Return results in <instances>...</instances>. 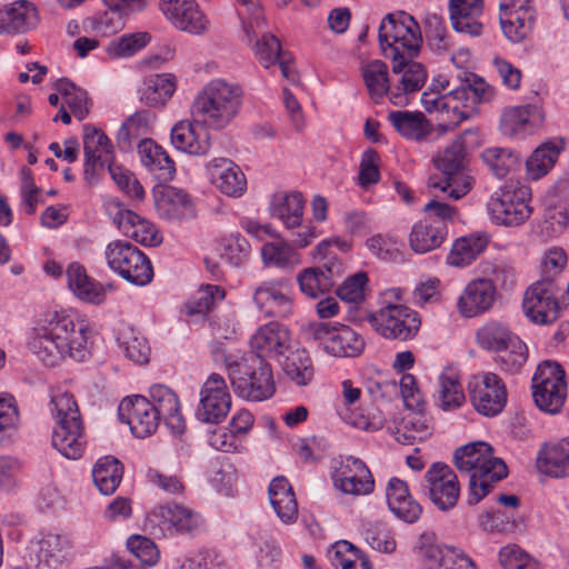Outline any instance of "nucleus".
Segmentation results:
<instances>
[{
  "mask_svg": "<svg viewBox=\"0 0 569 569\" xmlns=\"http://www.w3.org/2000/svg\"><path fill=\"white\" fill-rule=\"evenodd\" d=\"M28 346L49 367L67 358L82 362L90 355L88 326L68 315L50 312L34 328Z\"/></svg>",
  "mask_w": 569,
  "mask_h": 569,
  "instance_id": "f257e3e1",
  "label": "nucleus"
},
{
  "mask_svg": "<svg viewBox=\"0 0 569 569\" xmlns=\"http://www.w3.org/2000/svg\"><path fill=\"white\" fill-rule=\"evenodd\" d=\"M453 463L460 472L469 475L468 503L476 505L490 491L493 482L507 476V466L493 456L492 448L485 441H475L458 448Z\"/></svg>",
  "mask_w": 569,
  "mask_h": 569,
  "instance_id": "f03ea898",
  "label": "nucleus"
},
{
  "mask_svg": "<svg viewBox=\"0 0 569 569\" xmlns=\"http://www.w3.org/2000/svg\"><path fill=\"white\" fill-rule=\"evenodd\" d=\"M242 96L239 84L222 79L211 80L194 98L191 116L207 129L222 130L239 114Z\"/></svg>",
  "mask_w": 569,
  "mask_h": 569,
  "instance_id": "7ed1b4c3",
  "label": "nucleus"
},
{
  "mask_svg": "<svg viewBox=\"0 0 569 569\" xmlns=\"http://www.w3.org/2000/svg\"><path fill=\"white\" fill-rule=\"evenodd\" d=\"M84 177L89 180L98 169L108 163V171L117 186L129 197L141 200L144 190L129 170L110 162L113 152L111 141L104 132L92 124L83 127Z\"/></svg>",
  "mask_w": 569,
  "mask_h": 569,
  "instance_id": "20e7f679",
  "label": "nucleus"
},
{
  "mask_svg": "<svg viewBox=\"0 0 569 569\" xmlns=\"http://www.w3.org/2000/svg\"><path fill=\"white\" fill-rule=\"evenodd\" d=\"M50 412L56 426L52 446L68 459H79L86 447L83 422L72 393L59 391L51 397Z\"/></svg>",
  "mask_w": 569,
  "mask_h": 569,
  "instance_id": "39448f33",
  "label": "nucleus"
},
{
  "mask_svg": "<svg viewBox=\"0 0 569 569\" xmlns=\"http://www.w3.org/2000/svg\"><path fill=\"white\" fill-rule=\"evenodd\" d=\"M457 78L460 83L450 90V100L439 112L441 127L446 130L456 128L463 120L478 112V106L490 102L496 90L481 77L472 72L461 71Z\"/></svg>",
  "mask_w": 569,
  "mask_h": 569,
  "instance_id": "423d86ee",
  "label": "nucleus"
},
{
  "mask_svg": "<svg viewBox=\"0 0 569 569\" xmlns=\"http://www.w3.org/2000/svg\"><path fill=\"white\" fill-rule=\"evenodd\" d=\"M437 170L442 178L432 176L428 179V187L448 193L449 198L458 200L465 197L472 188V178L468 173L467 153L461 138H457L441 153L433 158Z\"/></svg>",
  "mask_w": 569,
  "mask_h": 569,
  "instance_id": "0eeeda50",
  "label": "nucleus"
},
{
  "mask_svg": "<svg viewBox=\"0 0 569 569\" xmlns=\"http://www.w3.org/2000/svg\"><path fill=\"white\" fill-rule=\"evenodd\" d=\"M476 341L485 350L502 352L497 361L505 371L519 372L528 359L526 343L501 321L485 322L476 332Z\"/></svg>",
  "mask_w": 569,
  "mask_h": 569,
  "instance_id": "6e6552de",
  "label": "nucleus"
},
{
  "mask_svg": "<svg viewBox=\"0 0 569 569\" xmlns=\"http://www.w3.org/2000/svg\"><path fill=\"white\" fill-rule=\"evenodd\" d=\"M228 377L233 391L250 401H263L274 393V381L270 365L259 357L242 362L227 360Z\"/></svg>",
  "mask_w": 569,
  "mask_h": 569,
  "instance_id": "1a4fd4ad",
  "label": "nucleus"
},
{
  "mask_svg": "<svg viewBox=\"0 0 569 569\" xmlns=\"http://www.w3.org/2000/svg\"><path fill=\"white\" fill-rule=\"evenodd\" d=\"M379 42L388 58L396 53L416 58L422 46L420 26L405 11L388 13L379 27Z\"/></svg>",
  "mask_w": 569,
  "mask_h": 569,
  "instance_id": "9d476101",
  "label": "nucleus"
},
{
  "mask_svg": "<svg viewBox=\"0 0 569 569\" xmlns=\"http://www.w3.org/2000/svg\"><path fill=\"white\" fill-rule=\"evenodd\" d=\"M104 259L111 271L134 286H146L153 278L148 257L124 240H113L104 249Z\"/></svg>",
  "mask_w": 569,
  "mask_h": 569,
  "instance_id": "9b49d317",
  "label": "nucleus"
},
{
  "mask_svg": "<svg viewBox=\"0 0 569 569\" xmlns=\"http://www.w3.org/2000/svg\"><path fill=\"white\" fill-rule=\"evenodd\" d=\"M366 319L378 335L391 340H410L420 328V319L416 311L386 299L380 308L370 312Z\"/></svg>",
  "mask_w": 569,
  "mask_h": 569,
  "instance_id": "f8f14e48",
  "label": "nucleus"
},
{
  "mask_svg": "<svg viewBox=\"0 0 569 569\" xmlns=\"http://www.w3.org/2000/svg\"><path fill=\"white\" fill-rule=\"evenodd\" d=\"M530 199L531 190L528 186L506 183L490 197L488 210L491 219L502 226L523 223L532 213Z\"/></svg>",
  "mask_w": 569,
  "mask_h": 569,
  "instance_id": "ddd939ff",
  "label": "nucleus"
},
{
  "mask_svg": "<svg viewBox=\"0 0 569 569\" xmlns=\"http://www.w3.org/2000/svg\"><path fill=\"white\" fill-rule=\"evenodd\" d=\"M566 375L555 361H545L537 367L532 377V397L536 406L543 412H560L567 398Z\"/></svg>",
  "mask_w": 569,
  "mask_h": 569,
  "instance_id": "4468645a",
  "label": "nucleus"
},
{
  "mask_svg": "<svg viewBox=\"0 0 569 569\" xmlns=\"http://www.w3.org/2000/svg\"><path fill=\"white\" fill-rule=\"evenodd\" d=\"M563 287L553 280L539 279L527 288L522 309L527 318L536 325H550L560 317V300Z\"/></svg>",
  "mask_w": 569,
  "mask_h": 569,
  "instance_id": "2eb2a0df",
  "label": "nucleus"
},
{
  "mask_svg": "<svg viewBox=\"0 0 569 569\" xmlns=\"http://www.w3.org/2000/svg\"><path fill=\"white\" fill-rule=\"evenodd\" d=\"M470 401L476 411L486 417L499 415L507 403V388L493 372L475 376L468 386Z\"/></svg>",
  "mask_w": 569,
  "mask_h": 569,
  "instance_id": "dca6fc26",
  "label": "nucleus"
},
{
  "mask_svg": "<svg viewBox=\"0 0 569 569\" xmlns=\"http://www.w3.org/2000/svg\"><path fill=\"white\" fill-rule=\"evenodd\" d=\"M104 210L118 229L128 238L143 246H156L160 242L154 226L127 209L118 199L107 200Z\"/></svg>",
  "mask_w": 569,
  "mask_h": 569,
  "instance_id": "f3484780",
  "label": "nucleus"
},
{
  "mask_svg": "<svg viewBox=\"0 0 569 569\" xmlns=\"http://www.w3.org/2000/svg\"><path fill=\"white\" fill-rule=\"evenodd\" d=\"M252 298L256 307L269 317L287 318L292 313V289L287 279L261 282L254 288Z\"/></svg>",
  "mask_w": 569,
  "mask_h": 569,
  "instance_id": "a211bd4d",
  "label": "nucleus"
},
{
  "mask_svg": "<svg viewBox=\"0 0 569 569\" xmlns=\"http://www.w3.org/2000/svg\"><path fill=\"white\" fill-rule=\"evenodd\" d=\"M230 408L231 396L224 378L219 373H211L200 390L198 419L208 423H218L226 418Z\"/></svg>",
  "mask_w": 569,
  "mask_h": 569,
  "instance_id": "6ab92c4d",
  "label": "nucleus"
},
{
  "mask_svg": "<svg viewBox=\"0 0 569 569\" xmlns=\"http://www.w3.org/2000/svg\"><path fill=\"white\" fill-rule=\"evenodd\" d=\"M530 0H500L499 21L506 38L512 42H521L531 32L536 11Z\"/></svg>",
  "mask_w": 569,
  "mask_h": 569,
  "instance_id": "aec40b11",
  "label": "nucleus"
},
{
  "mask_svg": "<svg viewBox=\"0 0 569 569\" xmlns=\"http://www.w3.org/2000/svg\"><path fill=\"white\" fill-rule=\"evenodd\" d=\"M333 487L343 495L361 496L373 491L375 481L363 461L346 457L332 470Z\"/></svg>",
  "mask_w": 569,
  "mask_h": 569,
  "instance_id": "412c9836",
  "label": "nucleus"
},
{
  "mask_svg": "<svg viewBox=\"0 0 569 569\" xmlns=\"http://www.w3.org/2000/svg\"><path fill=\"white\" fill-rule=\"evenodd\" d=\"M418 549L425 569H476L465 553L452 547L439 545L432 532L419 537Z\"/></svg>",
  "mask_w": 569,
  "mask_h": 569,
  "instance_id": "4be33fe9",
  "label": "nucleus"
},
{
  "mask_svg": "<svg viewBox=\"0 0 569 569\" xmlns=\"http://www.w3.org/2000/svg\"><path fill=\"white\" fill-rule=\"evenodd\" d=\"M118 415L137 438L152 435L161 420L149 399L140 395L124 398L119 405Z\"/></svg>",
  "mask_w": 569,
  "mask_h": 569,
  "instance_id": "5701e85b",
  "label": "nucleus"
},
{
  "mask_svg": "<svg viewBox=\"0 0 569 569\" xmlns=\"http://www.w3.org/2000/svg\"><path fill=\"white\" fill-rule=\"evenodd\" d=\"M160 10L177 29L200 36L208 31L210 22L196 0H160Z\"/></svg>",
  "mask_w": 569,
  "mask_h": 569,
  "instance_id": "b1692460",
  "label": "nucleus"
},
{
  "mask_svg": "<svg viewBox=\"0 0 569 569\" xmlns=\"http://www.w3.org/2000/svg\"><path fill=\"white\" fill-rule=\"evenodd\" d=\"M425 478L428 482L430 499L440 510L446 511L456 506L460 486L457 475L448 465L433 463Z\"/></svg>",
  "mask_w": 569,
  "mask_h": 569,
  "instance_id": "393cba45",
  "label": "nucleus"
},
{
  "mask_svg": "<svg viewBox=\"0 0 569 569\" xmlns=\"http://www.w3.org/2000/svg\"><path fill=\"white\" fill-rule=\"evenodd\" d=\"M148 521L163 535L191 533L201 526L199 515L177 503L159 506L149 513Z\"/></svg>",
  "mask_w": 569,
  "mask_h": 569,
  "instance_id": "a878e982",
  "label": "nucleus"
},
{
  "mask_svg": "<svg viewBox=\"0 0 569 569\" xmlns=\"http://www.w3.org/2000/svg\"><path fill=\"white\" fill-rule=\"evenodd\" d=\"M496 297L497 289L492 280L473 279L462 289L457 300V310L463 318L481 316L492 308Z\"/></svg>",
  "mask_w": 569,
  "mask_h": 569,
  "instance_id": "bb28decb",
  "label": "nucleus"
},
{
  "mask_svg": "<svg viewBox=\"0 0 569 569\" xmlns=\"http://www.w3.org/2000/svg\"><path fill=\"white\" fill-rule=\"evenodd\" d=\"M343 268L337 257H331L322 266L302 270L297 281L302 293L310 298H318L329 292L341 278Z\"/></svg>",
  "mask_w": 569,
  "mask_h": 569,
  "instance_id": "cd10ccee",
  "label": "nucleus"
},
{
  "mask_svg": "<svg viewBox=\"0 0 569 569\" xmlns=\"http://www.w3.org/2000/svg\"><path fill=\"white\" fill-rule=\"evenodd\" d=\"M392 60V72L401 73L400 86L395 87L391 91L390 101L395 106H406L407 94L419 91L426 83L427 70L420 62L413 61L405 54L396 53Z\"/></svg>",
  "mask_w": 569,
  "mask_h": 569,
  "instance_id": "c85d7f7f",
  "label": "nucleus"
},
{
  "mask_svg": "<svg viewBox=\"0 0 569 569\" xmlns=\"http://www.w3.org/2000/svg\"><path fill=\"white\" fill-rule=\"evenodd\" d=\"M210 182L223 194L241 197L247 190V179L241 169L227 158H214L207 164Z\"/></svg>",
  "mask_w": 569,
  "mask_h": 569,
  "instance_id": "c756f323",
  "label": "nucleus"
},
{
  "mask_svg": "<svg viewBox=\"0 0 569 569\" xmlns=\"http://www.w3.org/2000/svg\"><path fill=\"white\" fill-rule=\"evenodd\" d=\"M202 123L192 120H181L177 122L170 133L172 146L190 156H206L210 151V137L201 128Z\"/></svg>",
  "mask_w": 569,
  "mask_h": 569,
  "instance_id": "7c9ffc66",
  "label": "nucleus"
},
{
  "mask_svg": "<svg viewBox=\"0 0 569 569\" xmlns=\"http://www.w3.org/2000/svg\"><path fill=\"white\" fill-rule=\"evenodd\" d=\"M290 346V332L279 322H269L258 329L250 340L253 357L276 358L283 355Z\"/></svg>",
  "mask_w": 569,
  "mask_h": 569,
  "instance_id": "2f4dec72",
  "label": "nucleus"
},
{
  "mask_svg": "<svg viewBox=\"0 0 569 569\" xmlns=\"http://www.w3.org/2000/svg\"><path fill=\"white\" fill-rule=\"evenodd\" d=\"M149 395V401L158 417L164 421L173 433H182L186 425L177 395L163 385L152 386Z\"/></svg>",
  "mask_w": 569,
  "mask_h": 569,
  "instance_id": "473e14b6",
  "label": "nucleus"
},
{
  "mask_svg": "<svg viewBox=\"0 0 569 569\" xmlns=\"http://www.w3.org/2000/svg\"><path fill=\"white\" fill-rule=\"evenodd\" d=\"M37 23V9L27 0H18L0 8V34L24 33Z\"/></svg>",
  "mask_w": 569,
  "mask_h": 569,
  "instance_id": "72a5a7b5",
  "label": "nucleus"
},
{
  "mask_svg": "<svg viewBox=\"0 0 569 569\" xmlns=\"http://www.w3.org/2000/svg\"><path fill=\"white\" fill-rule=\"evenodd\" d=\"M36 556L39 562L51 569H58L68 562L74 552L72 539L64 533L49 532L37 542Z\"/></svg>",
  "mask_w": 569,
  "mask_h": 569,
  "instance_id": "f704fd0d",
  "label": "nucleus"
},
{
  "mask_svg": "<svg viewBox=\"0 0 569 569\" xmlns=\"http://www.w3.org/2000/svg\"><path fill=\"white\" fill-rule=\"evenodd\" d=\"M154 206L159 216L166 220H181L193 216V203L181 189L166 186L154 193Z\"/></svg>",
  "mask_w": 569,
  "mask_h": 569,
  "instance_id": "c9c22d12",
  "label": "nucleus"
},
{
  "mask_svg": "<svg viewBox=\"0 0 569 569\" xmlns=\"http://www.w3.org/2000/svg\"><path fill=\"white\" fill-rule=\"evenodd\" d=\"M537 468L552 478L569 477V436L543 445L537 455Z\"/></svg>",
  "mask_w": 569,
  "mask_h": 569,
  "instance_id": "e433bc0d",
  "label": "nucleus"
},
{
  "mask_svg": "<svg viewBox=\"0 0 569 569\" xmlns=\"http://www.w3.org/2000/svg\"><path fill=\"white\" fill-rule=\"evenodd\" d=\"M138 153L143 167L159 181L173 179L176 163L161 146L151 139L144 138L138 143Z\"/></svg>",
  "mask_w": 569,
  "mask_h": 569,
  "instance_id": "4c0bfd02",
  "label": "nucleus"
},
{
  "mask_svg": "<svg viewBox=\"0 0 569 569\" xmlns=\"http://www.w3.org/2000/svg\"><path fill=\"white\" fill-rule=\"evenodd\" d=\"M268 496L270 505L280 521L284 525H292L298 519V502L289 481L282 477H276L269 485Z\"/></svg>",
  "mask_w": 569,
  "mask_h": 569,
  "instance_id": "58836bf2",
  "label": "nucleus"
},
{
  "mask_svg": "<svg viewBox=\"0 0 569 569\" xmlns=\"http://www.w3.org/2000/svg\"><path fill=\"white\" fill-rule=\"evenodd\" d=\"M447 227L431 219L416 222L409 233V244L413 252L425 254L441 247L447 238Z\"/></svg>",
  "mask_w": 569,
  "mask_h": 569,
  "instance_id": "ea45409f",
  "label": "nucleus"
},
{
  "mask_svg": "<svg viewBox=\"0 0 569 569\" xmlns=\"http://www.w3.org/2000/svg\"><path fill=\"white\" fill-rule=\"evenodd\" d=\"M363 338L346 325L335 326L331 336L326 341V352L340 358H353L365 350Z\"/></svg>",
  "mask_w": 569,
  "mask_h": 569,
  "instance_id": "a19ab883",
  "label": "nucleus"
},
{
  "mask_svg": "<svg viewBox=\"0 0 569 569\" xmlns=\"http://www.w3.org/2000/svg\"><path fill=\"white\" fill-rule=\"evenodd\" d=\"M305 200L300 192L276 194L271 202V216L279 219L287 229L299 228L303 220Z\"/></svg>",
  "mask_w": 569,
  "mask_h": 569,
  "instance_id": "79ce46f5",
  "label": "nucleus"
},
{
  "mask_svg": "<svg viewBox=\"0 0 569 569\" xmlns=\"http://www.w3.org/2000/svg\"><path fill=\"white\" fill-rule=\"evenodd\" d=\"M70 290L80 299L99 305L104 300L103 286L88 277L86 269L79 263H71L67 269Z\"/></svg>",
  "mask_w": 569,
  "mask_h": 569,
  "instance_id": "37998d69",
  "label": "nucleus"
},
{
  "mask_svg": "<svg viewBox=\"0 0 569 569\" xmlns=\"http://www.w3.org/2000/svg\"><path fill=\"white\" fill-rule=\"evenodd\" d=\"M174 91V77L168 73L151 74L139 88V99L148 107H162Z\"/></svg>",
  "mask_w": 569,
  "mask_h": 569,
  "instance_id": "c03bdc74",
  "label": "nucleus"
},
{
  "mask_svg": "<svg viewBox=\"0 0 569 569\" xmlns=\"http://www.w3.org/2000/svg\"><path fill=\"white\" fill-rule=\"evenodd\" d=\"M388 120L403 138L410 140L422 141L431 133V124L421 112L392 111Z\"/></svg>",
  "mask_w": 569,
  "mask_h": 569,
  "instance_id": "a18cd8bd",
  "label": "nucleus"
},
{
  "mask_svg": "<svg viewBox=\"0 0 569 569\" xmlns=\"http://www.w3.org/2000/svg\"><path fill=\"white\" fill-rule=\"evenodd\" d=\"M361 76L370 98L379 103L386 94L391 96L395 88L390 87L388 66L381 60H372L361 66Z\"/></svg>",
  "mask_w": 569,
  "mask_h": 569,
  "instance_id": "49530a36",
  "label": "nucleus"
},
{
  "mask_svg": "<svg viewBox=\"0 0 569 569\" xmlns=\"http://www.w3.org/2000/svg\"><path fill=\"white\" fill-rule=\"evenodd\" d=\"M122 475V463L111 456L100 458L92 469L93 482L104 496H109L116 491L121 482Z\"/></svg>",
  "mask_w": 569,
  "mask_h": 569,
  "instance_id": "de8ad7c7",
  "label": "nucleus"
},
{
  "mask_svg": "<svg viewBox=\"0 0 569 569\" xmlns=\"http://www.w3.org/2000/svg\"><path fill=\"white\" fill-rule=\"evenodd\" d=\"M487 243V239L482 237L459 238L447 256V263L456 268L467 267L485 250Z\"/></svg>",
  "mask_w": 569,
  "mask_h": 569,
  "instance_id": "09e8293b",
  "label": "nucleus"
},
{
  "mask_svg": "<svg viewBox=\"0 0 569 569\" xmlns=\"http://www.w3.org/2000/svg\"><path fill=\"white\" fill-rule=\"evenodd\" d=\"M481 158L498 178H505L521 167L520 156L508 148L491 147L482 151Z\"/></svg>",
  "mask_w": 569,
  "mask_h": 569,
  "instance_id": "8fccbe9b",
  "label": "nucleus"
},
{
  "mask_svg": "<svg viewBox=\"0 0 569 569\" xmlns=\"http://www.w3.org/2000/svg\"><path fill=\"white\" fill-rule=\"evenodd\" d=\"M286 376L298 386H307L315 376L312 360L305 349L291 351L282 363Z\"/></svg>",
  "mask_w": 569,
  "mask_h": 569,
  "instance_id": "3c124183",
  "label": "nucleus"
},
{
  "mask_svg": "<svg viewBox=\"0 0 569 569\" xmlns=\"http://www.w3.org/2000/svg\"><path fill=\"white\" fill-rule=\"evenodd\" d=\"M560 149L552 142L539 146L526 161V173L531 180H538L546 176L555 166Z\"/></svg>",
  "mask_w": 569,
  "mask_h": 569,
  "instance_id": "603ef678",
  "label": "nucleus"
},
{
  "mask_svg": "<svg viewBox=\"0 0 569 569\" xmlns=\"http://www.w3.org/2000/svg\"><path fill=\"white\" fill-rule=\"evenodd\" d=\"M330 560L337 569H372L362 551L346 540L332 546Z\"/></svg>",
  "mask_w": 569,
  "mask_h": 569,
  "instance_id": "864d4df0",
  "label": "nucleus"
},
{
  "mask_svg": "<svg viewBox=\"0 0 569 569\" xmlns=\"http://www.w3.org/2000/svg\"><path fill=\"white\" fill-rule=\"evenodd\" d=\"M535 108L532 106H519L506 108L500 119L501 132L510 138L526 134L529 130L530 118Z\"/></svg>",
  "mask_w": 569,
  "mask_h": 569,
  "instance_id": "5fc2aeb1",
  "label": "nucleus"
},
{
  "mask_svg": "<svg viewBox=\"0 0 569 569\" xmlns=\"http://www.w3.org/2000/svg\"><path fill=\"white\" fill-rule=\"evenodd\" d=\"M152 116L142 110L130 116L120 127L117 133V141L120 148L130 149L132 142L138 138L148 134Z\"/></svg>",
  "mask_w": 569,
  "mask_h": 569,
  "instance_id": "6e6d98bb",
  "label": "nucleus"
},
{
  "mask_svg": "<svg viewBox=\"0 0 569 569\" xmlns=\"http://www.w3.org/2000/svg\"><path fill=\"white\" fill-rule=\"evenodd\" d=\"M261 257L266 264L281 269L293 268L301 262L300 254L286 241L264 243L261 248Z\"/></svg>",
  "mask_w": 569,
  "mask_h": 569,
  "instance_id": "4d7b16f0",
  "label": "nucleus"
},
{
  "mask_svg": "<svg viewBox=\"0 0 569 569\" xmlns=\"http://www.w3.org/2000/svg\"><path fill=\"white\" fill-rule=\"evenodd\" d=\"M54 87L78 120L81 121L89 114L90 100L86 90L67 79L58 80Z\"/></svg>",
  "mask_w": 569,
  "mask_h": 569,
  "instance_id": "13d9d810",
  "label": "nucleus"
},
{
  "mask_svg": "<svg viewBox=\"0 0 569 569\" xmlns=\"http://www.w3.org/2000/svg\"><path fill=\"white\" fill-rule=\"evenodd\" d=\"M567 253L562 248L552 247L548 249L541 260V278L553 280L557 286H565L567 281L566 267Z\"/></svg>",
  "mask_w": 569,
  "mask_h": 569,
  "instance_id": "bf43d9fd",
  "label": "nucleus"
},
{
  "mask_svg": "<svg viewBox=\"0 0 569 569\" xmlns=\"http://www.w3.org/2000/svg\"><path fill=\"white\" fill-rule=\"evenodd\" d=\"M237 3L239 4L238 16L242 21L243 32L248 41H252L264 29L260 0H237Z\"/></svg>",
  "mask_w": 569,
  "mask_h": 569,
  "instance_id": "052dcab7",
  "label": "nucleus"
},
{
  "mask_svg": "<svg viewBox=\"0 0 569 569\" xmlns=\"http://www.w3.org/2000/svg\"><path fill=\"white\" fill-rule=\"evenodd\" d=\"M438 401L445 411L455 410L462 405L465 395L456 375L445 372L439 377Z\"/></svg>",
  "mask_w": 569,
  "mask_h": 569,
  "instance_id": "680f3d73",
  "label": "nucleus"
},
{
  "mask_svg": "<svg viewBox=\"0 0 569 569\" xmlns=\"http://www.w3.org/2000/svg\"><path fill=\"white\" fill-rule=\"evenodd\" d=\"M119 346L126 356L136 363L149 360L150 348L147 340L131 328L123 329L118 337Z\"/></svg>",
  "mask_w": 569,
  "mask_h": 569,
  "instance_id": "e2e57ef3",
  "label": "nucleus"
},
{
  "mask_svg": "<svg viewBox=\"0 0 569 569\" xmlns=\"http://www.w3.org/2000/svg\"><path fill=\"white\" fill-rule=\"evenodd\" d=\"M150 39L148 32L124 34L108 44L107 53L112 58L130 57L146 47Z\"/></svg>",
  "mask_w": 569,
  "mask_h": 569,
  "instance_id": "0e129e2a",
  "label": "nucleus"
},
{
  "mask_svg": "<svg viewBox=\"0 0 569 569\" xmlns=\"http://www.w3.org/2000/svg\"><path fill=\"white\" fill-rule=\"evenodd\" d=\"M425 32L429 47L437 53H443L450 49L451 43L446 23L438 14L432 13L426 17Z\"/></svg>",
  "mask_w": 569,
  "mask_h": 569,
  "instance_id": "69168bd1",
  "label": "nucleus"
},
{
  "mask_svg": "<svg viewBox=\"0 0 569 569\" xmlns=\"http://www.w3.org/2000/svg\"><path fill=\"white\" fill-rule=\"evenodd\" d=\"M363 538L373 550L379 552L391 553L396 550L393 535L382 523H367Z\"/></svg>",
  "mask_w": 569,
  "mask_h": 569,
  "instance_id": "338daca9",
  "label": "nucleus"
},
{
  "mask_svg": "<svg viewBox=\"0 0 569 569\" xmlns=\"http://www.w3.org/2000/svg\"><path fill=\"white\" fill-rule=\"evenodd\" d=\"M505 569H538V562L517 545H508L499 551Z\"/></svg>",
  "mask_w": 569,
  "mask_h": 569,
  "instance_id": "774afa93",
  "label": "nucleus"
}]
</instances>
